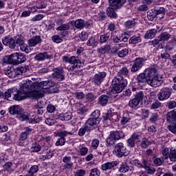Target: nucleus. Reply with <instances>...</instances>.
<instances>
[{"label":"nucleus","mask_w":176,"mask_h":176,"mask_svg":"<svg viewBox=\"0 0 176 176\" xmlns=\"http://www.w3.org/2000/svg\"><path fill=\"white\" fill-rule=\"evenodd\" d=\"M33 80V81H32ZM54 82L46 80L39 82L35 78L23 81L20 91H16L15 89H10L4 94L0 91V98L3 97L4 100L12 101H21L25 98H42L45 97V94H50L53 93L52 87H54Z\"/></svg>","instance_id":"1"},{"label":"nucleus","mask_w":176,"mask_h":176,"mask_svg":"<svg viewBox=\"0 0 176 176\" xmlns=\"http://www.w3.org/2000/svg\"><path fill=\"white\" fill-rule=\"evenodd\" d=\"M129 76V69L126 67H122L118 72V76L114 78L111 84V93L118 94L123 91V89L127 86V80L124 79L123 76Z\"/></svg>","instance_id":"2"},{"label":"nucleus","mask_w":176,"mask_h":176,"mask_svg":"<svg viewBox=\"0 0 176 176\" xmlns=\"http://www.w3.org/2000/svg\"><path fill=\"white\" fill-rule=\"evenodd\" d=\"M27 60L25 55L21 53H14L11 55H6L3 57V61L4 64H12V65H18Z\"/></svg>","instance_id":"3"},{"label":"nucleus","mask_w":176,"mask_h":176,"mask_svg":"<svg viewBox=\"0 0 176 176\" xmlns=\"http://www.w3.org/2000/svg\"><path fill=\"white\" fill-rule=\"evenodd\" d=\"M63 60L65 63H69L71 65L67 67V69L69 71H78L80 66L82 65V63L79 59L76 58V56H72L71 57H68L67 56H63Z\"/></svg>","instance_id":"4"},{"label":"nucleus","mask_w":176,"mask_h":176,"mask_svg":"<svg viewBox=\"0 0 176 176\" xmlns=\"http://www.w3.org/2000/svg\"><path fill=\"white\" fill-rule=\"evenodd\" d=\"M124 138V133L122 131H111L109 137L106 139L107 146L115 145L116 141Z\"/></svg>","instance_id":"5"},{"label":"nucleus","mask_w":176,"mask_h":176,"mask_svg":"<svg viewBox=\"0 0 176 176\" xmlns=\"http://www.w3.org/2000/svg\"><path fill=\"white\" fill-rule=\"evenodd\" d=\"M144 74L148 78V85H151V83H153V80L156 77L157 74V65H152L148 69H145Z\"/></svg>","instance_id":"6"},{"label":"nucleus","mask_w":176,"mask_h":176,"mask_svg":"<svg viewBox=\"0 0 176 176\" xmlns=\"http://www.w3.org/2000/svg\"><path fill=\"white\" fill-rule=\"evenodd\" d=\"M114 152L118 157H122V156H127L129 155V151L124 146L122 142L118 143L114 146Z\"/></svg>","instance_id":"7"},{"label":"nucleus","mask_w":176,"mask_h":176,"mask_svg":"<svg viewBox=\"0 0 176 176\" xmlns=\"http://www.w3.org/2000/svg\"><path fill=\"white\" fill-rule=\"evenodd\" d=\"M53 73L52 74V76L53 79L55 80H58V82H63L64 79H65V75H64V69L63 67H57L53 69Z\"/></svg>","instance_id":"8"},{"label":"nucleus","mask_w":176,"mask_h":176,"mask_svg":"<svg viewBox=\"0 0 176 176\" xmlns=\"http://www.w3.org/2000/svg\"><path fill=\"white\" fill-rule=\"evenodd\" d=\"M172 89L168 87H164L160 89L157 94V98L160 101H164L168 100L171 96Z\"/></svg>","instance_id":"9"},{"label":"nucleus","mask_w":176,"mask_h":176,"mask_svg":"<svg viewBox=\"0 0 176 176\" xmlns=\"http://www.w3.org/2000/svg\"><path fill=\"white\" fill-rule=\"evenodd\" d=\"M105 76H107V73L105 72H99L94 75L92 82L94 85L100 86V85L102 83V80H104Z\"/></svg>","instance_id":"10"},{"label":"nucleus","mask_w":176,"mask_h":176,"mask_svg":"<svg viewBox=\"0 0 176 176\" xmlns=\"http://www.w3.org/2000/svg\"><path fill=\"white\" fill-rule=\"evenodd\" d=\"M143 65L144 59H142V58H137L133 61V65H132V67L131 69V72H137V71H139Z\"/></svg>","instance_id":"11"},{"label":"nucleus","mask_w":176,"mask_h":176,"mask_svg":"<svg viewBox=\"0 0 176 176\" xmlns=\"http://www.w3.org/2000/svg\"><path fill=\"white\" fill-rule=\"evenodd\" d=\"M100 121H99V120L90 118L86 121L85 125L91 131L94 130V129H96V127L100 124Z\"/></svg>","instance_id":"12"},{"label":"nucleus","mask_w":176,"mask_h":176,"mask_svg":"<svg viewBox=\"0 0 176 176\" xmlns=\"http://www.w3.org/2000/svg\"><path fill=\"white\" fill-rule=\"evenodd\" d=\"M2 42L6 46H9L10 49H14V47H16V42L10 36H6L2 40Z\"/></svg>","instance_id":"13"},{"label":"nucleus","mask_w":176,"mask_h":176,"mask_svg":"<svg viewBox=\"0 0 176 176\" xmlns=\"http://www.w3.org/2000/svg\"><path fill=\"white\" fill-rule=\"evenodd\" d=\"M42 43V38L41 36H35L28 40L29 47H35L36 45Z\"/></svg>","instance_id":"14"},{"label":"nucleus","mask_w":176,"mask_h":176,"mask_svg":"<svg viewBox=\"0 0 176 176\" xmlns=\"http://www.w3.org/2000/svg\"><path fill=\"white\" fill-rule=\"evenodd\" d=\"M137 82L139 86H145L146 83L148 84V77L144 72L138 76Z\"/></svg>","instance_id":"15"},{"label":"nucleus","mask_w":176,"mask_h":176,"mask_svg":"<svg viewBox=\"0 0 176 176\" xmlns=\"http://www.w3.org/2000/svg\"><path fill=\"white\" fill-rule=\"evenodd\" d=\"M118 166V162L113 161L111 162H106L101 165V170L102 171H107L108 170H112L113 167H116Z\"/></svg>","instance_id":"16"},{"label":"nucleus","mask_w":176,"mask_h":176,"mask_svg":"<svg viewBox=\"0 0 176 176\" xmlns=\"http://www.w3.org/2000/svg\"><path fill=\"white\" fill-rule=\"evenodd\" d=\"M162 83H163V77L160 76V74H157L153 80V82L150 84V86H152V87H157L160 86Z\"/></svg>","instance_id":"17"},{"label":"nucleus","mask_w":176,"mask_h":176,"mask_svg":"<svg viewBox=\"0 0 176 176\" xmlns=\"http://www.w3.org/2000/svg\"><path fill=\"white\" fill-rule=\"evenodd\" d=\"M127 0H109V3L112 8H120L123 6Z\"/></svg>","instance_id":"18"},{"label":"nucleus","mask_w":176,"mask_h":176,"mask_svg":"<svg viewBox=\"0 0 176 176\" xmlns=\"http://www.w3.org/2000/svg\"><path fill=\"white\" fill-rule=\"evenodd\" d=\"M51 56L47 54V52H44L43 53H38L34 56V60L36 61H43L44 60H49Z\"/></svg>","instance_id":"19"},{"label":"nucleus","mask_w":176,"mask_h":176,"mask_svg":"<svg viewBox=\"0 0 176 176\" xmlns=\"http://www.w3.org/2000/svg\"><path fill=\"white\" fill-rule=\"evenodd\" d=\"M14 71L15 72V76L17 78V76H20V75H23V74H25L28 71V66H19L16 69H14Z\"/></svg>","instance_id":"20"},{"label":"nucleus","mask_w":176,"mask_h":176,"mask_svg":"<svg viewBox=\"0 0 176 176\" xmlns=\"http://www.w3.org/2000/svg\"><path fill=\"white\" fill-rule=\"evenodd\" d=\"M24 131L22 132L20 135V140L21 141H25L27 138H28V135L31 134V132L32 131V129L30 127H25L23 129Z\"/></svg>","instance_id":"21"},{"label":"nucleus","mask_w":176,"mask_h":176,"mask_svg":"<svg viewBox=\"0 0 176 176\" xmlns=\"http://www.w3.org/2000/svg\"><path fill=\"white\" fill-rule=\"evenodd\" d=\"M152 144L155 145V141H153V140H149L146 139V138H144L142 139L140 146L144 149H146V148H148L149 145H152Z\"/></svg>","instance_id":"22"},{"label":"nucleus","mask_w":176,"mask_h":176,"mask_svg":"<svg viewBox=\"0 0 176 176\" xmlns=\"http://www.w3.org/2000/svg\"><path fill=\"white\" fill-rule=\"evenodd\" d=\"M8 112L10 113V115H19V113H20V112H21V108L20 107V106L19 105H13L11 106L9 109H8Z\"/></svg>","instance_id":"23"},{"label":"nucleus","mask_w":176,"mask_h":176,"mask_svg":"<svg viewBox=\"0 0 176 176\" xmlns=\"http://www.w3.org/2000/svg\"><path fill=\"white\" fill-rule=\"evenodd\" d=\"M63 162L65 163L63 166L64 168H72L74 166V163L71 162V157L70 156H65L63 158Z\"/></svg>","instance_id":"24"},{"label":"nucleus","mask_w":176,"mask_h":176,"mask_svg":"<svg viewBox=\"0 0 176 176\" xmlns=\"http://www.w3.org/2000/svg\"><path fill=\"white\" fill-rule=\"evenodd\" d=\"M166 120L169 122H176V109L166 114Z\"/></svg>","instance_id":"25"},{"label":"nucleus","mask_w":176,"mask_h":176,"mask_svg":"<svg viewBox=\"0 0 176 176\" xmlns=\"http://www.w3.org/2000/svg\"><path fill=\"white\" fill-rule=\"evenodd\" d=\"M72 24L78 30H83L85 28V21L83 19H77L75 21H72Z\"/></svg>","instance_id":"26"},{"label":"nucleus","mask_w":176,"mask_h":176,"mask_svg":"<svg viewBox=\"0 0 176 176\" xmlns=\"http://www.w3.org/2000/svg\"><path fill=\"white\" fill-rule=\"evenodd\" d=\"M58 25H59L57 28V31H67V30H69V24L68 23H61V20L57 21Z\"/></svg>","instance_id":"27"},{"label":"nucleus","mask_w":176,"mask_h":176,"mask_svg":"<svg viewBox=\"0 0 176 176\" xmlns=\"http://www.w3.org/2000/svg\"><path fill=\"white\" fill-rule=\"evenodd\" d=\"M147 19L150 21H155L156 19H158L157 15L155 11V9L150 10L147 12Z\"/></svg>","instance_id":"28"},{"label":"nucleus","mask_w":176,"mask_h":176,"mask_svg":"<svg viewBox=\"0 0 176 176\" xmlns=\"http://www.w3.org/2000/svg\"><path fill=\"white\" fill-rule=\"evenodd\" d=\"M109 101V96L107 95H102L98 98V103L102 107H105Z\"/></svg>","instance_id":"29"},{"label":"nucleus","mask_w":176,"mask_h":176,"mask_svg":"<svg viewBox=\"0 0 176 176\" xmlns=\"http://www.w3.org/2000/svg\"><path fill=\"white\" fill-rule=\"evenodd\" d=\"M173 50V47H170V43H169L168 45H167L166 51V52L162 51L160 54V58H163L164 60H168V58H170V54H168V52H170V50Z\"/></svg>","instance_id":"30"},{"label":"nucleus","mask_w":176,"mask_h":176,"mask_svg":"<svg viewBox=\"0 0 176 176\" xmlns=\"http://www.w3.org/2000/svg\"><path fill=\"white\" fill-rule=\"evenodd\" d=\"M58 119L60 120H71V119H72V113L69 112L58 114Z\"/></svg>","instance_id":"31"},{"label":"nucleus","mask_w":176,"mask_h":176,"mask_svg":"<svg viewBox=\"0 0 176 176\" xmlns=\"http://www.w3.org/2000/svg\"><path fill=\"white\" fill-rule=\"evenodd\" d=\"M111 38H112V33L107 32L100 36L99 42L100 43H105V42H107Z\"/></svg>","instance_id":"32"},{"label":"nucleus","mask_w":176,"mask_h":176,"mask_svg":"<svg viewBox=\"0 0 176 176\" xmlns=\"http://www.w3.org/2000/svg\"><path fill=\"white\" fill-rule=\"evenodd\" d=\"M152 43L155 49H163V43H164V42L160 38H157L153 40Z\"/></svg>","instance_id":"33"},{"label":"nucleus","mask_w":176,"mask_h":176,"mask_svg":"<svg viewBox=\"0 0 176 176\" xmlns=\"http://www.w3.org/2000/svg\"><path fill=\"white\" fill-rule=\"evenodd\" d=\"M155 11L158 19H163V17H164V14L166 13L164 8L160 7L158 9H155Z\"/></svg>","instance_id":"34"},{"label":"nucleus","mask_w":176,"mask_h":176,"mask_svg":"<svg viewBox=\"0 0 176 176\" xmlns=\"http://www.w3.org/2000/svg\"><path fill=\"white\" fill-rule=\"evenodd\" d=\"M156 36V30L151 29L148 30L145 35H144V38L145 39H152V38H155V36Z\"/></svg>","instance_id":"35"},{"label":"nucleus","mask_w":176,"mask_h":176,"mask_svg":"<svg viewBox=\"0 0 176 176\" xmlns=\"http://www.w3.org/2000/svg\"><path fill=\"white\" fill-rule=\"evenodd\" d=\"M138 105H140V102L138 100L135 99V98L129 100V107H130V108H137Z\"/></svg>","instance_id":"36"},{"label":"nucleus","mask_w":176,"mask_h":176,"mask_svg":"<svg viewBox=\"0 0 176 176\" xmlns=\"http://www.w3.org/2000/svg\"><path fill=\"white\" fill-rule=\"evenodd\" d=\"M141 36H133L130 39H129V43H132L135 45V43H141Z\"/></svg>","instance_id":"37"},{"label":"nucleus","mask_w":176,"mask_h":176,"mask_svg":"<svg viewBox=\"0 0 176 176\" xmlns=\"http://www.w3.org/2000/svg\"><path fill=\"white\" fill-rule=\"evenodd\" d=\"M169 159L170 162H176V150L175 148H170L169 152Z\"/></svg>","instance_id":"38"},{"label":"nucleus","mask_w":176,"mask_h":176,"mask_svg":"<svg viewBox=\"0 0 176 176\" xmlns=\"http://www.w3.org/2000/svg\"><path fill=\"white\" fill-rule=\"evenodd\" d=\"M111 51V45H106L104 46H102L100 48L98 49L99 53H108Z\"/></svg>","instance_id":"39"},{"label":"nucleus","mask_w":176,"mask_h":176,"mask_svg":"<svg viewBox=\"0 0 176 176\" xmlns=\"http://www.w3.org/2000/svg\"><path fill=\"white\" fill-rule=\"evenodd\" d=\"M170 37L171 35L168 32H163L160 34L159 38L162 40V42H164L165 41H168V39H170Z\"/></svg>","instance_id":"40"},{"label":"nucleus","mask_w":176,"mask_h":176,"mask_svg":"<svg viewBox=\"0 0 176 176\" xmlns=\"http://www.w3.org/2000/svg\"><path fill=\"white\" fill-rule=\"evenodd\" d=\"M100 115H101V112L100 110H95L91 113V118L95 119L96 120H99V122H101V119L100 118Z\"/></svg>","instance_id":"41"},{"label":"nucleus","mask_w":176,"mask_h":176,"mask_svg":"<svg viewBox=\"0 0 176 176\" xmlns=\"http://www.w3.org/2000/svg\"><path fill=\"white\" fill-rule=\"evenodd\" d=\"M98 45V41H96L94 37H91L89 41L87 42V46H93L96 47Z\"/></svg>","instance_id":"42"},{"label":"nucleus","mask_w":176,"mask_h":176,"mask_svg":"<svg viewBox=\"0 0 176 176\" xmlns=\"http://www.w3.org/2000/svg\"><path fill=\"white\" fill-rule=\"evenodd\" d=\"M117 54H118V57L123 58V57H126L127 56V54H129V50L124 48V49L120 50Z\"/></svg>","instance_id":"43"},{"label":"nucleus","mask_w":176,"mask_h":176,"mask_svg":"<svg viewBox=\"0 0 176 176\" xmlns=\"http://www.w3.org/2000/svg\"><path fill=\"white\" fill-rule=\"evenodd\" d=\"M4 74L8 78H16L14 69H12H12H8L7 71H5Z\"/></svg>","instance_id":"44"},{"label":"nucleus","mask_w":176,"mask_h":176,"mask_svg":"<svg viewBox=\"0 0 176 176\" xmlns=\"http://www.w3.org/2000/svg\"><path fill=\"white\" fill-rule=\"evenodd\" d=\"M86 131H91L88 127H87V126L85 124L84 127H82L79 129L78 135H80V137H83V135L86 134Z\"/></svg>","instance_id":"45"},{"label":"nucleus","mask_w":176,"mask_h":176,"mask_svg":"<svg viewBox=\"0 0 176 176\" xmlns=\"http://www.w3.org/2000/svg\"><path fill=\"white\" fill-rule=\"evenodd\" d=\"M170 125L168 126V130L173 133V134H176V121H172Z\"/></svg>","instance_id":"46"},{"label":"nucleus","mask_w":176,"mask_h":176,"mask_svg":"<svg viewBox=\"0 0 176 176\" xmlns=\"http://www.w3.org/2000/svg\"><path fill=\"white\" fill-rule=\"evenodd\" d=\"M131 138L133 139L135 142H140V141H141L142 136L140 133H134L131 135Z\"/></svg>","instance_id":"47"},{"label":"nucleus","mask_w":176,"mask_h":176,"mask_svg":"<svg viewBox=\"0 0 176 176\" xmlns=\"http://www.w3.org/2000/svg\"><path fill=\"white\" fill-rule=\"evenodd\" d=\"M144 92L142 91H140L139 92H137L135 98L138 100L139 102H141L142 100H144Z\"/></svg>","instance_id":"48"},{"label":"nucleus","mask_w":176,"mask_h":176,"mask_svg":"<svg viewBox=\"0 0 176 176\" xmlns=\"http://www.w3.org/2000/svg\"><path fill=\"white\" fill-rule=\"evenodd\" d=\"M135 26V20H129L125 22L126 28H133Z\"/></svg>","instance_id":"49"},{"label":"nucleus","mask_w":176,"mask_h":176,"mask_svg":"<svg viewBox=\"0 0 176 176\" xmlns=\"http://www.w3.org/2000/svg\"><path fill=\"white\" fill-rule=\"evenodd\" d=\"M39 171V166L34 165L31 166V168H30V170H28V172L32 175L34 176V174H36V172Z\"/></svg>","instance_id":"50"},{"label":"nucleus","mask_w":176,"mask_h":176,"mask_svg":"<svg viewBox=\"0 0 176 176\" xmlns=\"http://www.w3.org/2000/svg\"><path fill=\"white\" fill-rule=\"evenodd\" d=\"M129 170H130V166L126 164H122L119 168L120 173H127Z\"/></svg>","instance_id":"51"},{"label":"nucleus","mask_w":176,"mask_h":176,"mask_svg":"<svg viewBox=\"0 0 176 176\" xmlns=\"http://www.w3.org/2000/svg\"><path fill=\"white\" fill-rule=\"evenodd\" d=\"M107 16L116 19L117 14L116 12H115V10H113V8H109L107 9Z\"/></svg>","instance_id":"52"},{"label":"nucleus","mask_w":176,"mask_h":176,"mask_svg":"<svg viewBox=\"0 0 176 176\" xmlns=\"http://www.w3.org/2000/svg\"><path fill=\"white\" fill-rule=\"evenodd\" d=\"M100 174L101 172L100 171V170H98V168H94L91 170L89 176H100Z\"/></svg>","instance_id":"53"},{"label":"nucleus","mask_w":176,"mask_h":176,"mask_svg":"<svg viewBox=\"0 0 176 176\" xmlns=\"http://www.w3.org/2000/svg\"><path fill=\"white\" fill-rule=\"evenodd\" d=\"M162 154L163 156V159H166V160L168 159L170 156V153H168V148H162Z\"/></svg>","instance_id":"54"},{"label":"nucleus","mask_w":176,"mask_h":176,"mask_svg":"<svg viewBox=\"0 0 176 176\" xmlns=\"http://www.w3.org/2000/svg\"><path fill=\"white\" fill-rule=\"evenodd\" d=\"M159 120V115L157 113H153L150 118V122L151 123H156Z\"/></svg>","instance_id":"55"},{"label":"nucleus","mask_w":176,"mask_h":176,"mask_svg":"<svg viewBox=\"0 0 176 176\" xmlns=\"http://www.w3.org/2000/svg\"><path fill=\"white\" fill-rule=\"evenodd\" d=\"M151 109H157L162 105V103L157 100H155L153 103L151 104Z\"/></svg>","instance_id":"56"},{"label":"nucleus","mask_w":176,"mask_h":176,"mask_svg":"<svg viewBox=\"0 0 176 176\" xmlns=\"http://www.w3.org/2000/svg\"><path fill=\"white\" fill-rule=\"evenodd\" d=\"M32 152H39L41 151V145L38 143H33L32 145Z\"/></svg>","instance_id":"57"},{"label":"nucleus","mask_w":176,"mask_h":176,"mask_svg":"<svg viewBox=\"0 0 176 176\" xmlns=\"http://www.w3.org/2000/svg\"><path fill=\"white\" fill-rule=\"evenodd\" d=\"M55 145L56 146H63V145H65V138H60L56 142Z\"/></svg>","instance_id":"58"},{"label":"nucleus","mask_w":176,"mask_h":176,"mask_svg":"<svg viewBox=\"0 0 176 176\" xmlns=\"http://www.w3.org/2000/svg\"><path fill=\"white\" fill-rule=\"evenodd\" d=\"M153 162H154V164H155V166H162V164H163V163L164 162V158L163 157L155 158Z\"/></svg>","instance_id":"59"},{"label":"nucleus","mask_w":176,"mask_h":176,"mask_svg":"<svg viewBox=\"0 0 176 176\" xmlns=\"http://www.w3.org/2000/svg\"><path fill=\"white\" fill-rule=\"evenodd\" d=\"M52 39L53 42H55V43H61V42H63V38L58 35L53 36Z\"/></svg>","instance_id":"60"},{"label":"nucleus","mask_w":176,"mask_h":176,"mask_svg":"<svg viewBox=\"0 0 176 176\" xmlns=\"http://www.w3.org/2000/svg\"><path fill=\"white\" fill-rule=\"evenodd\" d=\"M126 142H127V146L129 148H134V146H135L136 142H135V140H133L132 138H131L130 139H128Z\"/></svg>","instance_id":"61"},{"label":"nucleus","mask_w":176,"mask_h":176,"mask_svg":"<svg viewBox=\"0 0 176 176\" xmlns=\"http://www.w3.org/2000/svg\"><path fill=\"white\" fill-rule=\"evenodd\" d=\"M166 107L168 109H174L176 107V102L174 100L169 101L166 103Z\"/></svg>","instance_id":"62"},{"label":"nucleus","mask_w":176,"mask_h":176,"mask_svg":"<svg viewBox=\"0 0 176 176\" xmlns=\"http://www.w3.org/2000/svg\"><path fill=\"white\" fill-rule=\"evenodd\" d=\"M47 111L49 113H53V112L56 111V106L53 105L52 104H50L47 107Z\"/></svg>","instance_id":"63"},{"label":"nucleus","mask_w":176,"mask_h":176,"mask_svg":"<svg viewBox=\"0 0 176 176\" xmlns=\"http://www.w3.org/2000/svg\"><path fill=\"white\" fill-rule=\"evenodd\" d=\"M85 174H86V170L82 169L77 170L75 176H85Z\"/></svg>","instance_id":"64"}]
</instances>
